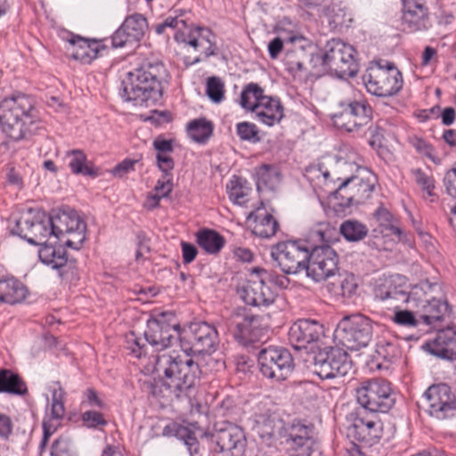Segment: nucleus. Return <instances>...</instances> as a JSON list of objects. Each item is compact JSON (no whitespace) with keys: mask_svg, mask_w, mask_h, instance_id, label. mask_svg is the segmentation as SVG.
I'll use <instances>...</instances> for the list:
<instances>
[{"mask_svg":"<svg viewBox=\"0 0 456 456\" xmlns=\"http://www.w3.org/2000/svg\"><path fill=\"white\" fill-rule=\"evenodd\" d=\"M59 38L64 43L65 54L83 64H90L104 49L101 41L85 38L65 28H59Z\"/></svg>","mask_w":456,"mask_h":456,"instance_id":"19","label":"nucleus"},{"mask_svg":"<svg viewBox=\"0 0 456 456\" xmlns=\"http://www.w3.org/2000/svg\"><path fill=\"white\" fill-rule=\"evenodd\" d=\"M122 25L136 43L143 37L148 27L147 20L140 13L127 16Z\"/></svg>","mask_w":456,"mask_h":456,"instance_id":"43","label":"nucleus"},{"mask_svg":"<svg viewBox=\"0 0 456 456\" xmlns=\"http://www.w3.org/2000/svg\"><path fill=\"white\" fill-rule=\"evenodd\" d=\"M252 274H259L261 275V279H263L265 283L270 282L279 286L280 288L286 287L289 281L288 279H286L284 276H279L273 272H270L259 267L254 268L252 270Z\"/></svg>","mask_w":456,"mask_h":456,"instance_id":"56","label":"nucleus"},{"mask_svg":"<svg viewBox=\"0 0 456 456\" xmlns=\"http://www.w3.org/2000/svg\"><path fill=\"white\" fill-rule=\"evenodd\" d=\"M367 88V91L374 95V96H377L379 98H381V99H388L390 97H393L395 95H396L400 89L402 87H391V88H387V87H366Z\"/></svg>","mask_w":456,"mask_h":456,"instance_id":"64","label":"nucleus"},{"mask_svg":"<svg viewBox=\"0 0 456 456\" xmlns=\"http://www.w3.org/2000/svg\"><path fill=\"white\" fill-rule=\"evenodd\" d=\"M310 255L305 272L315 282L326 281L338 272V255L330 246L314 247Z\"/></svg>","mask_w":456,"mask_h":456,"instance_id":"16","label":"nucleus"},{"mask_svg":"<svg viewBox=\"0 0 456 456\" xmlns=\"http://www.w3.org/2000/svg\"><path fill=\"white\" fill-rule=\"evenodd\" d=\"M268 96L264 95L262 87H245L240 94V103L245 110L251 111H258L264 105L263 99H267Z\"/></svg>","mask_w":456,"mask_h":456,"instance_id":"41","label":"nucleus"},{"mask_svg":"<svg viewBox=\"0 0 456 456\" xmlns=\"http://www.w3.org/2000/svg\"><path fill=\"white\" fill-rule=\"evenodd\" d=\"M38 256L40 261L53 270H57V249L54 245L42 242Z\"/></svg>","mask_w":456,"mask_h":456,"instance_id":"52","label":"nucleus"},{"mask_svg":"<svg viewBox=\"0 0 456 456\" xmlns=\"http://www.w3.org/2000/svg\"><path fill=\"white\" fill-rule=\"evenodd\" d=\"M6 393L12 395H25L28 387L21 377L8 369L0 370V394Z\"/></svg>","mask_w":456,"mask_h":456,"instance_id":"33","label":"nucleus"},{"mask_svg":"<svg viewBox=\"0 0 456 456\" xmlns=\"http://www.w3.org/2000/svg\"><path fill=\"white\" fill-rule=\"evenodd\" d=\"M86 223L73 208L59 206V240L67 248L79 250L86 239Z\"/></svg>","mask_w":456,"mask_h":456,"instance_id":"13","label":"nucleus"},{"mask_svg":"<svg viewBox=\"0 0 456 456\" xmlns=\"http://www.w3.org/2000/svg\"><path fill=\"white\" fill-rule=\"evenodd\" d=\"M373 217L378 223L380 232L385 235H395L401 239L403 232L397 225L396 217L383 205H380L373 213Z\"/></svg>","mask_w":456,"mask_h":456,"instance_id":"36","label":"nucleus"},{"mask_svg":"<svg viewBox=\"0 0 456 456\" xmlns=\"http://www.w3.org/2000/svg\"><path fill=\"white\" fill-rule=\"evenodd\" d=\"M422 406L430 416L444 419L453 415L456 410V398L448 385L436 384L425 391Z\"/></svg>","mask_w":456,"mask_h":456,"instance_id":"15","label":"nucleus"},{"mask_svg":"<svg viewBox=\"0 0 456 456\" xmlns=\"http://www.w3.org/2000/svg\"><path fill=\"white\" fill-rule=\"evenodd\" d=\"M12 232L31 245H40L43 239L51 235L57 237L53 216L31 208L16 220Z\"/></svg>","mask_w":456,"mask_h":456,"instance_id":"5","label":"nucleus"},{"mask_svg":"<svg viewBox=\"0 0 456 456\" xmlns=\"http://www.w3.org/2000/svg\"><path fill=\"white\" fill-rule=\"evenodd\" d=\"M213 123L206 118L192 119L186 125L188 136L199 144H205L213 135Z\"/></svg>","mask_w":456,"mask_h":456,"instance_id":"34","label":"nucleus"},{"mask_svg":"<svg viewBox=\"0 0 456 456\" xmlns=\"http://www.w3.org/2000/svg\"><path fill=\"white\" fill-rule=\"evenodd\" d=\"M355 396L362 411L370 412H387L395 402L390 383L383 379L362 381L355 389Z\"/></svg>","mask_w":456,"mask_h":456,"instance_id":"7","label":"nucleus"},{"mask_svg":"<svg viewBox=\"0 0 456 456\" xmlns=\"http://www.w3.org/2000/svg\"><path fill=\"white\" fill-rule=\"evenodd\" d=\"M35 104L33 97L25 94H14L0 103V126L10 139L20 141L31 133L35 124Z\"/></svg>","mask_w":456,"mask_h":456,"instance_id":"3","label":"nucleus"},{"mask_svg":"<svg viewBox=\"0 0 456 456\" xmlns=\"http://www.w3.org/2000/svg\"><path fill=\"white\" fill-rule=\"evenodd\" d=\"M362 78L364 86H396L403 82L402 73L395 63L383 60L371 61Z\"/></svg>","mask_w":456,"mask_h":456,"instance_id":"23","label":"nucleus"},{"mask_svg":"<svg viewBox=\"0 0 456 456\" xmlns=\"http://www.w3.org/2000/svg\"><path fill=\"white\" fill-rule=\"evenodd\" d=\"M392 320L398 325L405 327H418L421 324L420 318L411 311L400 310L399 305H395V314Z\"/></svg>","mask_w":456,"mask_h":456,"instance_id":"49","label":"nucleus"},{"mask_svg":"<svg viewBox=\"0 0 456 456\" xmlns=\"http://www.w3.org/2000/svg\"><path fill=\"white\" fill-rule=\"evenodd\" d=\"M69 261V255L67 254V252L64 251L61 255L59 252L58 266H59V275L61 277V283H63L64 281L66 283H68V282L73 283L74 281L78 280L77 272L74 267L71 268L69 273L65 272L62 269V266L64 265L68 264ZM70 262H72V261L70 260Z\"/></svg>","mask_w":456,"mask_h":456,"instance_id":"55","label":"nucleus"},{"mask_svg":"<svg viewBox=\"0 0 456 456\" xmlns=\"http://www.w3.org/2000/svg\"><path fill=\"white\" fill-rule=\"evenodd\" d=\"M409 286L406 278L395 274L387 279L375 290V297L382 301L394 300L396 303H405L408 300Z\"/></svg>","mask_w":456,"mask_h":456,"instance_id":"28","label":"nucleus"},{"mask_svg":"<svg viewBox=\"0 0 456 456\" xmlns=\"http://www.w3.org/2000/svg\"><path fill=\"white\" fill-rule=\"evenodd\" d=\"M409 143L416 150L419 154L429 159L432 162H439V159L435 154L433 146L421 137H409Z\"/></svg>","mask_w":456,"mask_h":456,"instance_id":"51","label":"nucleus"},{"mask_svg":"<svg viewBox=\"0 0 456 456\" xmlns=\"http://www.w3.org/2000/svg\"><path fill=\"white\" fill-rule=\"evenodd\" d=\"M416 314L420 318L421 324L437 328L442 322L451 317L452 308L446 299L435 297L424 304L420 310H416Z\"/></svg>","mask_w":456,"mask_h":456,"instance_id":"26","label":"nucleus"},{"mask_svg":"<svg viewBox=\"0 0 456 456\" xmlns=\"http://www.w3.org/2000/svg\"><path fill=\"white\" fill-rule=\"evenodd\" d=\"M164 436H175L182 441L191 451V448L198 444V440L195 433L189 428L184 427L177 422H171L167 424L162 431Z\"/></svg>","mask_w":456,"mask_h":456,"instance_id":"39","label":"nucleus"},{"mask_svg":"<svg viewBox=\"0 0 456 456\" xmlns=\"http://www.w3.org/2000/svg\"><path fill=\"white\" fill-rule=\"evenodd\" d=\"M271 256L283 273L297 274L306 271L311 255L305 241L286 240L272 246Z\"/></svg>","mask_w":456,"mask_h":456,"instance_id":"9","label":"nucleus"},{"mask_svg":"<svg viewBox=\"0 0 456 456\" xmlns=\"http://www.w3.org/2000/svg\"><path fill=\"white\" fill-rule=\"evenodd\" d=\"M306 60V53L302 48L287 49L283 57V65L286 70L295 78L300 82L302 78L306 76L305 68V61Z\"/></svg>","mask_w":456,"mask_h":456,"instance_id":"32","label":"nucleus"},{"mask_svg":"<svg viewBox=\"0 0 456 456\" xmlns=\"http://www.w3.org/2000/svg\"><path fill=\"white\" fill-rule=\"evenodd\" d=\"M403 22L410 32L427 30L431 27L425 0H403Z\"/></svg>","mask_w":456,"mask_h":456,"instance_id":"25","label":"nucleus"},{"mask_svg":"<svg viewBox=\"0 0 456 456\" xmlns=\"http://www.w3.org/2000/svg\"><path fill=\"white\" fill-rule=\"evenodd\" d=\"M411 174L416 183L421 188L423 192L427 193L428 197L430 198V201H435L436 196L434 192L435 181L433 177L426 174L420 168L412 169Z\"/></svg>","mask_w":456,"mask_h":456,"instance_id":"45","label":"nucleus"},{"mask_svg":"<svg viewBox=\"0 0 456 456\" xmlns=\"http://www.w3.org/2000/svg\"><path fill=\"white\" fill-rule=\"evenodd\" d=\"M373 186L355 177L346 178L334 191L333 197L341 208L363 203L370 197Z\"/></svg>","mask_w":456,"mask_h":456,"instance_id":"21","label":"nucleus"},{"mask_svg":"<svg viewBox=\"0 0 456 456\" xmlns=\"http://www.w3.org/2000/svg\"><path fill=\"white\" fill-rule=\"evenodd\" d=\"M354 52L352 45L340 39H332L326 45L323 64L330 73L341 79L354 77L358 71Z\"/></svg>","mask_w":456,"mask_h":456,"instance_id":"10","label":"nucleus"},{"mask_svg":"<svg viewBox=\"0 0 456 456\" xmlns=\"http://www.w3.org/2000/svg\"><path fill=\"white\" fill-rule=\"evenodd\" d=\"M196 242L208 254L216 255L224 247L225 239L210 229H202L196 233Z\"/></svg>","mask_w":456,"mask_h":456,"instance_id":"35","label":"nucleus"},{"mask_svg":"<svg viewBox=\"0 0 456 456\" xmlns=\"http://www.w3.org/2000/svg\"><path fill=\"white\" fill-rule=\"evenodd\" d=\"M314 372L322 379L345 377L353 369L348 354L341 348L329 347L314 356Z\"/></svg>","mask_w":456,"mask_h":456,"instance_id":"12","label":"nucleus"},{"mask_svg":"<svg viewBox=\"0 0 456 456\" xmlns=\"http://www.w3.org/2000/svg\"><path fill=\"white\" fill-rule=\"evenodd\" d=\"M262 101L265 102L264 105L261 109H258V111H256L259 119L268 126H273L274 123L279 122L283 116L280 102L270 96Z\"/></svg>","mask_w":456,"mask_h":456,"instance_id":"38","label":"nucleus"},{"mask_svg":"<svg viewBox=\"0 0 456 456\" xmlns=\"http://www.w3.org/2000/svg\"><path fill=\"white\" fill-rule=\"evenodd\" d=\"M304 175L311 183L318 185L321 182H327L330 177V172L322 163H317L308 166L305 170Z\"/></svg>","mask_w":456,"mask_h":456,"instance_id":"48","label":"nucleus"},{"mask_svg":"<svg viewBox=\"0 0 456 456\" xmlns=\"http://www.w3.org/2000/svg\"><path fill=\"white\" fill-rule=\"evenodd\" d=\"M340 110L332 115L334 125L346 132H355L367 126L372 118V110L364 102L348 101L340 103Z\"/></svg>","mask_w":456,"mask_h":456,"instance_id":"17","label":"nucleus"},{"mask_svg":"<svg viewBox=\"0 0 456 456\" xmlns=\"http://www.w3.org/2000/svg\"><path fill=\"white\" fill-rule=\"evenodd\" d=\"M66 157L70 159L69 167L73 174L90 177L97 176V170L93 166L86 164V156L81 150L67 151Z\"/></svg>","mask_w":456,"mask_h":456,"instance_id":"37","label":"nucleus"},{"mask_svg":"<svg viewBox=\"0 0 456 456\" xmlns=\"http://www.w3.org/2000/svg\"><path fill=\"white\" fill-rule=\"evenodd\" d=\"M339 232L346 240L358 242L368 235L369 229L364 224L357 220L348 219L340 224Z\"/></svg>","mask_w":456,"mask_h":456,"instance_id":"40","label":"nucleus"},{"mask_svg":"<svg viewBox=\"0 0 456 456\" xmlns=\"http://www.w3.org/2000/svg\"><path fill=\"white\" fill-rule=\"evenodd\" d=\"M347 436L359 443L371 446L377 444L383 434V423L374 414L357 410L350 414Z\"/></svg>","mask_w":456,"mask_h":456,"instance_id":"14","label":"nucleus"},{"mask_svg":"<svg viewBox=\"0 0 456 456\" xmlns=\"http://www.w3.org/2000/svg\"><path fill=\"white\" fill-rule=\"evenodd\" d=\"M167 316L173 315L161 313L150 318L143 332L144 340L158 351L172 346L176 339L180 340L181 330L178 325L168 323Z\"/></svg>","mask_w":456,"mask_h":456,"instance_id":"18","label":"nucleus"},{"mask_svg":"<svg viewBox=\"0 0 456 456\" xmlns=\"http://www.w3.org/2000/svg\"><path fill=\"white\" fill-rule=\"evenodd\" d=\"M27 294V287L14 277L0 280V302L9 305L21 303Z\"/></svg>","mask_w":456,"mask_h":456,"instance_id":"31","label":"nucleus"},{"mask_svg":"<svg viewBox=\"0 0 456 456\" xmlns=\"http://www.w3.org/2000/svg\"><path fill=\"white\" fill-rule=\"evenodd\" d=\"M376 354L379 357L391 362L396 358L398 354V348L395 344L386 340H381L377 344Z\"/></svg>","mask_w":456,"mask_h":456,"instance_id":"54","label":"nucleus"},{"mask_svg":"<svg viewBox=\"0 0 456 456\" xmlns=\"http://www.w3.org/2000/svg\"><path fill=\"white\" fill-rule=\"evenodd\" d=\"M279 180V174L271 165L264 164L256 169V183L258 191L273 190Z\"/></svg>","mask_w":456,"mask_h":456,"instance_id":"42","label":"nucleus"},{"mask_svg":"<svg viewBox=\"0 0 456 456\" xmlns=\"http://www.w3.org/2000/svg\"><path fill=\"white\" fill-rule=\"evenodd\" d=\"M215 444L213 452L217 456H244L248 441L244 429L230 421L216 423L211 433Z\"/></svg>","mask_w":456,"mask_h":456,"instance_id":"8","label":"nucleus"},{"mask_svg":"<svg viewBox=\"0 0 456 456\" xmlns=\"http://www.w3.org/2000/svg\"><path fill=\"white\" fill-rule=\"evenodd\" d=\"M144 338L137 337L134 331H131L126 337V348L130 354L137 358L146 354V345Z\"/></svg>","mask_w":456,"mask_h":456,"instance_id":"53","label":"nucleus"},{"mask_svg":"<svg viewBox=\"0 0 456 456\" xmlns=\"http://www.w3.org/2000/svg\"><path fill=\"white\" fill-rule=\"evenodd\" d=\"M237 134L242 141H248L253 143L260 141L259 131L253 123L243 121L236 126Z\"/></svg>","mask_w":456,"mask_h":456,"instance_id":"50","label":"nucleus"},{"mask_svg":"<svg viewBox=\"0 0 456 456\" xmlns=\"http://www.w3.org/2000/svg\"><path fill=\"white\" fill-rule=\"evenodd\" d=\"M256 275V279L248 280L246 284L238 289V294L247 305L268 306L274 302L275 295L261 279V275Z\"/></svg>","mask_w":456,"mask_h":456,"instance_id":"24","label":"nucleus"},{"mask_svg":"<svg viewBox=\"0 0 456 456\" xmlns=\"http://www.w3.org/2000/svg\"><path fill=\"white\" fill-rule=\"evenodd\" d=\"M440 290V286L436 282H430L428 281H422L419 284L414 285L408 289L407 297L405 302L410 307L420 310L424 304L428 303L431 297H435L436 292Z\"/></svg>","mask_w":456,"mask_h":456,"instance_id":"30","label":"nucleus"},{"mask_svg":"<svg viewBox=\"0 0 456 456\" xmlns=\"http://www.w3.org/2000/svg\"><path fill=\"white\" fill-rule=\"evenodd\" d=\"M182 16V14L169 15L161 23L155 26V32L161 35L166 32L167 28L175 31V40L177 43H183V48L188 53L183 56V62L186 66L216 55L218 48L213 32L208 28L188 25L186 20Z\"/></svg>","mask_w":456,"mask_h":456,"instance_id":"2","label":"nucleus"},{"mask_svg":"<svg viewBox=\"0 0 456 456\" xmlns=\"http://www.w3.org/2000/svg\"><path fill=\"white\" fill-rule=\"evenodd\" d=\"M259 371L273 382L289 379L294 370V360L290 352L282 346L263 347L257 354Z\"/></svg>","mask_w":456,"mask_h":456,"instance_id":"6","label":"nucleus"},{"mask_svg":"<svg viewBox=\"0 0 456 456\" xmlns=\"http://www.w3.org/2000/svg\"><path fill=\"white\" fill-rule=\"evenodd\" d=\"M154 87H121L119 95L127 102L134 105H142L146 103L151 96Z\"/></svg>","mask_w":456,"mask_h":456,"instance_id":"44","label":"nucleus"},{"mask_svg":"<svg viewBox=\"0 0 456 456\" xmlns=\"http://www.w3.org/2000/svg\"><path fill=\"white\" fill-rule=\"evenodd\" d=\"M85 399L82 402L83 405L92 408L104 409L105 403L98 396L97 392L94 388H87L84 394Z\"/></svg>","mask_w":456,"mask_h":456,"instance_id":"62","label":"nucleus"},{"mask_svg":"<svg viewBox=\"0 0 456 456\" xmlns=\"http://www.w3.org/2000/svg\"><path fill=\"white\" fill-rule=\"evenodd\" d=\"M129 36V33L121 24V26L111 36L110 39L112 46L118 48L135 44L136 42Z\"/></svg>","mask_w":456,"mask_h":456,"instance_id":"59","label":"nucleus"},{"mask_svg":"<svg viewBox=\"0 0 456 456\" xmlns=\"http://www.w3.org/2000/svg\"><path fill=\"white\" fill-rule=\"evenodd\" d=\"M372 334L373 322L361 314L345 316L335 330V338L342 346L351 351L367 346Z\"/></svg>","mask_w":456,"mask_h":456,"instance_id":"4","label":"nucleus"},{"mask_svg":"<svg viewBox=\"0 0 456 456\" xmlns=\"http://www.w3.org/2000/svg\"><path fill=\"white\" fill-rule=\"evenodd\" d=\"M57 405V396L56 390L53 391V403H52V414L48 419H44L43 421V439L40 444V447L44 448L46 445V443L49 437L55 433L57 430V425L53 422L57 420V411L55 410V406Z\"/></svg>","mask_w":456,"mask_h":456,"instance_id":"46","label":"nucleus"},{"mask_svg":"<svg viewBox=\"0 0 456 456\" xmlns=\"http://www.w3.org/2000/svg\"><path fill=\"white\" fill-rule=\"evenodd\" d=\"M357 284L353 275H346L340 281L341 295L344 297H350L356 291Z\"/></svg>","mask_w":456,"mask_h":456,"instance_id":"63","label":"nucleus"},{"mask_svg":"<svg viewBox=\"0 0 456 456\" xmlns=\"http://www.w3.org/2000/svg\"><path fill=\"white\" fill-rule=\"evenodd\" d=\"M429 352L436 356L456 360V325L440 329L432 342L428 344Z\"/></svg>","mask_w":456,"mask_h":456,"instance_id":"27","label":"nucleus"},{"mask_svg":"<svg viewBox=\"0 0 456 456\" xmlns=\"http://www.w3.org/2000/svg\"><path fill=\"white\" fill-rule=\"evenodd\" d=\"M260 205L261 207L248 215V219H253L251 230L256 236L268 239L275 235L279 228V223L273 215L266 212L263 202Z\"/></svg>","mask_w":456,"mask_h":456,"instance_id":"29","label":"nucleus"},{"mask_svg":"<svg viewBox=\"0 0 456 456\" xmlns=\"http://www.w3.org/2000/svg\"><path fill=\"white\" fill-rule=\"evenodd\" d=\"M323 335L324 328L319 322L299 319L291 325L289 330V340L296 350H300L317 342Z\"/></svg>","mask_w":456,"mask_h":456,"instance_id":"22","label":"nucleus"},{"mask_svg":"<svg viewBox=\"0 0 456 456\" xmlns=\"http://www.w3.org/2000/svg\"><path fill=\"white\" fill-rule=\"evenodd\" d=\"M123 86H140L142 84H169L171 76L161 62L151 63L131 71H124L120 76Z\"/></svg>","mask_w":456,"mask_h":456,"instance_id":"20","label":"nucleus"},{"mask_svg":"<svg viewBox=\"0 0 456 456\" xmlns=\"http://www.w3.org/2000/svg\"><path fill=\"white\" fill-rule=\"evenodd\" d=\"M310 441L308 429L305 426L294 427L288 435L286 439L287 444L294 449H298L307 445Z\"/></svg>","mask_w":456,"mask_h":456,"instance_id":"47","label":"nucleus"},{"mask_svg":"<svg viewBox=\"0 0 456 456\" xmlns=\"http://www.w3.org/2000/svg\"><path fill=\"white\" fill-rule=\"evenodd\" d=\"M14 423L12 418L4 413H0V439L7 441L13 432Z\"/></svg>","mask_w":456,"mask_h":456,"instance_id":"61","label":"nucleus"},{"mask_svg":"<svg viewBox=\"0 0 456 456\" xmlns=\"http://www.w3.org/2000/svg\"><path fill=\"white\" fill-rule=\"evenodd\" d=\"M262 322L260 316L239 310L226 321V328L238 343L248 346L265 337V328Z\"/></svg>","mask_w":456,"mask_h":456,"instance_id":"11","label":"nucleus"},{"mask_svg":"<svg viewBox=\"0 0 456 456\" xmlns=\"http://www.w3.org/2000/svg\"><path fill=\"white\" fill-rule=\"evenodd\" d=\"M218 345L216 327L206 322L191 323L181 330L180 346L185 354L162 353L156 356L155 369L163 374L161 380L143 383L155 397L190 398L200 381L201 370L191 354H209Z\"/></svg>","mask_w":456,"mask_h":456,"instance_id":"1","label":"nucleus"},{"mask_svg":"<svg viewBox=\"0 0 456 456\" xmlns=\"http://www.w3.org/2000/svg\"><path fill=\"white\" fill-rule=\"evenodd\" d=\"M248 189L238 183L232 184L229 191V198L238 205H244L248 202Z\"/></svg>","mask_w":456,"mask_h":456,"instance_id":"60","label":"nucleus"},{"mask_svg":"<svg viewBox=\"0 0 456 456\" xmlns=\"http://www.w3.org/2000/svg\"><path fill=\"white\" fill-rule=\"evenodd\" d=\"M173 191V175L172 174H162L160 179H159L154 187L155 193L159 194L162 198H167L170 195Z\"/></svg>","mask_w":456,"mask_h":456,"instance_id":"57","label":"nucleus"},{"mask_svg":"<svg viewBox=\"0 0 456 456\" xmlns=\"http://www.w3.org/2000/svg\"><path fill=\"white\" fill-rule=\"evenodd\" d=\"M82 421L89 428H96L107 424L103 415L96 411H86L82 414Z\"/></svg>","mask_w":456,"mask_h":456,"instance_id":"58","label":"nucleus"}]
</instances>
